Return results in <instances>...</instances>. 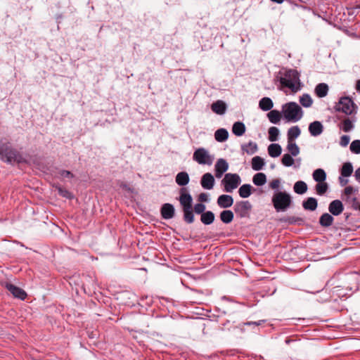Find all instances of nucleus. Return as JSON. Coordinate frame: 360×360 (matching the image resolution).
<instances>
[{
  "instance_id": "47",
  "label": "nucleus",
  "mask_w": 360,
  "mask_h": 360,
  "mask_svg": "<svg viewBox=\"0 0 360 360\" xmlns=\"http://www.w3.org/2000/svg\"><path fill=\"white\" fill-rule=\"evenodd\" d=\"M355 191L352 186H348L344 189V194L346 195V202H350L351 195Z\"/></svg>"
},
{
  "instance_id": "40",
  "label": "nucleus",
  "mask_w": 360,
  "mask_h": 360,
  "mask_svg": "<svg viewBox=\"0 0 360 360\" xmlns=\"http://www.w3.org/2000/svg\"><path fill=\"white\" fill-rule=\"evenodd\" d=\"M303 116L302 108L294 102V122L300 120Z\"/></svg>"
},
{
  "instance_id": "32",
  "label": "nucleus",
  "mask_w": 360,
  "mask_h": 360,
  "mask_svg": "<svg viewBox=\"0 0 360 360\" xmlns=\"http://www.w3.org/2000/svg\"><path fill=\"white\" fill-rule=\"evenodd\" d=\"M292 70H289L288 77H280V83L282 87H288L292 91V79L290 77V73Z\"/></svg>"
},
{
  "instance_id": "11",
  "label": "nucleus",
  "mask_w": 360,
  "mask_h": 360,
  "mask_svg": "<svg viewBox=\"0 0 360 360\" xmlns=\"http://www.w3.org/2000/svg\"><path fill=\"white\" fill-rule=\"evenodd\" d=\"M217 203L221 208H229L233 204V198L231 195L223 194L218 197Z\"/></svg>"
},
{
  "instance_id": "48",
  "label": "nucleus",
  "mask_w": 360,
  "mask_h": 360,
  "mask_svg": "<svg viewBox=\"0 0 360 360\" xmlns=\"http://www.w3.org/2000/svg\"><path fill=\"white\" fill-rule=\"evenodd\" d=\"M288 148L289 151L292 154V127H290L288 131Z\"/></svg>"
},
{
  "instance_id": "44",
  "label": "nucleus",
  "mask_w": 360,
  "mask_h": 360,
  "mask_svg": "<svg viewBox=\"0 0 360 360\" xmlns=\"http://www.w3.org/2000/svg\"><path fill=\"white\" fill-rule=\"evenodd\" d=\"M350 150L355 154L360 153V140L353 141L349 146Z\"/></svg>"
},
{
  "instance_id": "60",
  "label": "nucleus",
  "mask_w": 360,
  "mask_h": 360,
  "mask_svg": "<svg viewBox=\"0 0 360 360\" xmlns=\"http://www.w3.org/2000/svg\"><path fill=\"white\" fill-rule=\"evenodd\" d=\"M300 153L299 147L294 143V157L297 156Z\"/></svg>"
},
{
  "instance_id": "22",
  "label": "nucleus",
  "mask_w": 360,
  "mask_h": 360,
  "mask_svg": "<svg viewBox=\"0 0 360 360\" xmlns=\"http://www.w3.org/2000/svg\"><path fill=\"white\" fill-rule=\"evenodd\" d=\"M219 217L223 223L229 224L233 221L234 215L231 210H226L220 213Z\"/></svg>"
},
{
  "instance_id": "4",
  "label": "nucleus",
  "mask_w": 360,
  "mask_h": 360,
  "mask_svg": "<svg viewBox=\"0 0 360 360\" xmlns=\"http://www.w3.org/2000/svg\"><path fill=\"white\" fill-rule=\"evenodd\" d=\"M251 210L252 205L248 200L236 202L233 207L235 213L240 218L249 217Z\"/></svg>"
},
{
  "instance_id": "37",
  "label": "nucleus",
  "mask_w": 360,
  "mask_h": 360,
  "mask_svg": "<svg viewBox=\"0 0 360 360\" xmlns=\"http://www.w3.org/2000/svg\"><path fill=\"white\" fill-rule=\"evenodd\" d=\"M300 103L303 107L309 108L313 103V100L309 94H305L300 97Z\"/></svg>"
},
{
  "instance_id": "45",
  "label": "nucleus",
  "mask_w": 360,
  "mask_h": 360,
  "mask_svg": "<svg viewBox=\"0 0 360 360\" xmlns=\"http://www.w3.org/2000/svg\"><path fill=\"white\" fill-rule=\"evenodd\" d=\"M193 158H210L207 152L204 148H199L196 150L193 154Z\"/></svg>"
},
{
  "instance_id": "19",
  "label": "nucleus",
  "mask_w": 360,
  "mask_h": 360,
  "mask_svg": "<svg viewBox=\"0 0 360 360\" xmlns=\"http://www.w3.org/2000/svg\"><path fill=\"white\" fill-rule=\"evenodd\" d=\"M282 114L287 122L292 121V102H289L283 106Z\"/></svg>"
},
{
  "instance_id": "13",
  "label": "nucleus",
  "mask_w": 360,
  "mask_h": 360,
  "mask_svg": "<svg viewBox=\"0 0 360 360\" xmlns=\"http://www.w3.org/2000/svg\"><path fill=\"white\" fill-rule=\"evenodd\" d=\"M201 186L205 189H212L214 184V176L210 173H205L200 181Z\"/></svg>"
},
{
  "instance_id": "39",
  "label": "nucleus",
  "mask_w": 360,
  "mask_h": 360,
  "mask_svg": "<svg viewBox=\"0 0 360 360\" xmlns=\"http://www.w3.org/2000/svg\"><path fill=\"white\" fill-rule=\"evenodd\" d=\"M269 140L270 141H276L278 139L279 134V130L276 127H271L269 129Z\"/></svg>"
},
{
  "instance_id": "20",
  "label": "nucleus",
  "mask_w": 360,
  "mask_h": 360,
  "mask_svg": "<svg viewBox=\"0 0 360 360\" xmlns=\"http://www.w3.org/2000/svg\"><path fill=\"white\" fill-rule=\"evenodd\" d=\"M214 214L212 211H206L200 216V221L205 225H210L214 221Z\"/></svg>"
},
{
  "instance_id": "29",
  "label": "nucleus",
  "mask_w": 360,
  "mask_h": 360,
  "mask_svg": "<svg viewBox=\"0 0 360 360\" xmlns=\"http://www.w3.org/2000/svg\"><path fill=\"white\" fill-rule=\"evenodd\" d=\"M268 153L272 158L278 157L281 153V147L277 143H271L268 147Z\"/></svg>"
},
{
  "instance_id": "21",
  "label": "nucleus",
  "mask_w": 360,
  "mask_h": 360,
  "mask_svg": "<svg viewBox=\"0 0 360 360\" xmlns=\"http://www.w3.org/2000/svg\"><path fill=\"white\" fill-rule=\"evenodd\" d=\"M328 92V86L326 83H320L315 88V93L319 98H323L327 96Z\"/></svg>"
},
{
  "instance_id": "10",
  "label": "nucleus",
  "mask_w": 360,
  "mask_h": 360,
  "mask_svg": "<svg viewBox=\"0 0 360 360\" xmlns=\"http://www.w3.org/2000/svg\"><path fill=\"white\" fill-rule=\"evenodd\" d=\"M162 217L165 219H169L174 217L175 210L170 203H165L160 210Z\"/></svg>"
},
{
  "instance_id": "6",
  "label": "nucleus",
  "mask_w": 360,
  "mask_h": 360,
  "mask_svg": "<svg viewBox=\"0 0 360 360\" xmlns=\"http://www.w3.org/2000/svg\"><path fill=\"white\" fill-rule=\"evenodd\" d=\"M241 150L243 155H253L258 150L257 144L254 141H249L248 143H244L241 145Z\"/></svg>"
},
{
  "instance_id": "25",
  "label": "nucleus",
  "mask_w": 360,
  "mask_h": 360,
  "mask_svg": "<svg viewBox=\"0 0 360 360\" xmlns=\"http://www.w3.org/2000/svg\"><path fill=\"white\" fill-rule=\"evenodd\" d=\"M259 106L262 110L267 111L273 108L274 103L271 98L264 97L259 101Z\"/></svg>"
},
{
  "instance_id": "59",
  "label": "nucleus",
  "mask_w": 360,
  "mask_h": 360,
  "mask_svg": "<svg viewBox=\"0 0 360 360\" xmlns=\"http://www.w3.org/2000/svg\"><path fill=\"white\" fill-rule=\"evenodd\" d=\"M262 322H264V321H259L258 322L249 321V322L245 323L244 324L248 325V326H251V325L259 326V325H261V323Z\"/></svg>"
},
{
  "instance_id": "30",
  "label": "nucleus",
  "mask_w": 360,
  "mask_h": 360,
  "mask_svg": "<svg viewBox=\"0 0 360 360\" xmlns=\"http://www.w3.org/2000/svg\"><path fill=\"white\" fill-rule=\"evenodd\" d=\"M252 186L250 184H243L238 190L239 195L243 198H248L252 193Z\"/></svg>"
},
{
  "instance_id": "38",
  "label": "nucleus",
  "mask_w": 360,
  "mask_h": 360,
  "mask_svg": "<svg viewBox=\"0 0 360 360\" xmlns=\"http://www.w3.org/2000/svg\"><path fill=\"white\" fill-rule=\"evenodd\" d=\"M54 187L58 191V193L60 196L65 198L67 199L73 198V195L72 194V193L68 191L67 189L61 187L59 185H56V186H54Z\"/></svg>"
},
{
  "instance_id": "62",
  "label": "nucleus",
  "mask_w": 360,
  "mask_h": 360,
  "mask_svg": "<svg viewBox=\"0 0 360 360\" xmlns=\"http://www.w3.org/2000/svg\"><path fill=\"white\" fill-rule=\"evenodd\" d=\"M356 90L360 93V79H358L356 82Z\"/></svg>"
},
{
  "instance_id": "52",
  "label": "nucleus",
  "mask_w": 360,
  "mask_h": 360,
  "mask_svg": "<svg viewBox=\"0 0 360 360\" xmlns=\"http://www.w3.org/2000/svg\"><path fill=\"white\" fill-rule=\"evenodd\" d=\"M280 184H281V181L278 179H274L272 180L270 183H269V187L272 189H274V190H278L279 186H280Z\"/></svg>"
},
{
  "instance_id": "46",
  "label": "nucleus",
  "mask_w": 360,
  "mask_h": 360,
  "mask_svg": "<svg viewBox=\"0 0 360 360\" xmlns=\"http://www.w3.org/2000/svg\"><path fill=\"white\" fill-rule=\"evenodd\" d=\"M206 209V206L202 203H197L193 207V211L198 214H202L205 212V210Z\"/></svg>"
},
{
  "instance_id": "51",
  "label": "nucleus",
  "mask_w": 360,
  "mask_h": 360,
  "mask_svg": "<svg viewBox=\"0 0 360 360\" xmlns=\"http://www.w3.org/2000/svg\"><path fill=\"white\" fill-rule=\"evenodd\" d=\"M298 1L300 3L303 4V5L300 6L302 8H303L304 9H307L308 11H309V5L311 4V0H298ZM294 6H297V4L295 0H294Z\"/></svg>"
},
{
  "instance_id": "1",
  "label": "nucleus",
  "mask_w": 360,
  "mask_h": 360,
  "mask_svg": "<svg viewBox=\"0 0 360 360\" xmlns=\"http://www.w3.org/2000/svg\"><path fill=\"white\" fill-rule=\"evenodd\" d=\"M271 200L276 212H285L290 205L291 197L285 192L277 191L274 194Z\"/></svg>"
},
{
  "instance_id": "17",
  "label": "nucleus",
  "mask_w": 360,
  "mask_h": 360,
  "mask_svg": "<svg viewBox=\"0 0 360 360\" xmlns=\"http://www.w3.org/2000/svg\"><path fill=\"white\" fill-rule=\"evenodd\" d=\"M211 109L218 115H223L226 112V105L224 101L219 100L212 104Z\"/></svg>"
},
{
  "instance_id": "18",
  "label": "nucleus",
  "mask_w": 360,
  "mask_h": 360,
  "mask_svg": "<svg viewBox=\"0 0 360 360\" xmlns=\"http://www.w3.org/2000/svg\"><path fill=\"white\" fill-rule=\"evenodd\" d=\"M333 217L326 212L321 215L319 222L322 227H329L333 224Z\"/></svg>"
},
{
  "instance_id": "61",
  "label": "nucleus",
  "mask_w": 360,
  "mask_h": 360,
  "mask_svg": "<svg viewBox=\"0 0 360 360\" xmlns=\"http://www.w3.org/2000/svg\"><path fill=\"white\" fill-rule=\"evenodd\" d=\"M355 178L360 182V167L358 168L355 172Z\"/></svg>"
},
{
  "instance_id": "64",
  "label": "nucleus",
  "mask_w": 360,
  "mask_h": 360,
  "mask_svg": "<svg viewBox=\"0 0 360 360\" xmlns=\"http://www.w3.org/2000/svg\"><path fill=\"white\" fill-rule=\"evenodd\" d=\"M347 181H348V180H345V181H341L340 182H341L342 185H345L347 183Z\"/></svg>"
},
{
  "instance_id": "26",
  "label": "nucleus",
  "mask_w": 360,
  "mask_h": 360,
  "mask_svg": "<svg viewBox=\"0 0 360 360\" xmlns=\"http://www.w3.org/2000/svg\"><path fill=\"white\" fill-rule=\"evenodd\" d=\"M329 189V185L327 182H318L315 186V191L317 195H323Z\"/></svg>"
},
{
  "instance_id": "41",
  "label": "nucleus",
  "mask_w": 360,
  "mask_h": 360,
  "mask_svg": "<svg viewBox=\"0 0 360 360\" xmlns=\"http://www.w3.org/2000/svg\"><path fill=\"white\" fill-rule=\"evenodd\" d=\"M300 73L297 70L294 69V93L300 90L302 86L300 80Z\"/></svg>"
},
{
  "instance_id": "15",
  "label": "nucleus",
  "mask_w": 360,
  "mask_h": 360,
  "mask_svg": "<svg viewBox=\"0 0 360 360\" xmlns=\"http://www.w3.org/2000/svg\"><path fill=\"white\" fill-rule=\"evenodd\" d=\"M356 119H350L349 117L344 119L340 124H339V127L345 132H349L352 131L354 128V122Z\"/></svg>"
},
{
  "instance_id": "2",
  "label": "nucleus",
  "mask_w": 360,
  "mask_h": 360,
  "mask_svg": "<svg viewBox=\"0 0 360 360\" xmlns=\"http://www.w3.org/2000/svg\"><path fill=\"white\" fill-rule=\"evenodd\" d=\"M241 179L238 174L228 173L226 174L221 181L224 186V191L226 193H231L240 184Z\"/></svg>"
},
{
  "instance_id": "33",
  "label": "nucleus",
  "mask_w": 360,
  "mask_h": 360,
  "mask_svg": "<svg viewBox=\"0 0 360 360\" xmlns=\"http://www.w3.org/2000/svg\"><path fill=\"white\" fill-rule=\"evenodd\" d=\"M252 181L255 185L260 186H263L266 181V175L264 173H257L254 175Z\"/></svg>"
},
{
  "instance_id": "23",
  "label": "nucleus",
  "mask_w": 360,
  "mask_h": 360,
  "mask_svg": "<svg viewBox=\"0 0 360 360\" xmlns=\"http://www.w3.org/2000/svg\"><path fill=\"white\" fill-rule=\"evenodd\" d=\"M176 182L179 186H186L189 182L188 174L185 172L178 173L176 176Z\"/></svg>"
},
{
  "instance_id": "3",
  "label": "nucleus",
  "mask_w": 360,
  "mask_h": 360,
  "mask_svg": "<svg viewBox=\"0 0 360 360\" xmlns=\"http://www.w3.org/2000/svg\"><path fill=\"white\" fill-rule=\"evenodd\" d=\"M356 108V105L348 96L340 98L335 107L336 111L342 112L347 115H352L354 112V109Z\"/></svg>"
},
{
  "instance_id": "24",
  "label": "nucleus",
  "mask_w": 360,
  "mask_h": 360,
  "mask_svg": "<svg viewBox=\"0 0 360 360\" xmlns=\"http://www.w3.org/2000/svg\"><path fill=\"white\" fill-rule=\"evenodd\" d=\"M313 179L315 181L323 182L326 179V173L323 169H316L312 174Z\"/></svg>"
},
{
  "instance_id": "34",
  "label": "nucleus",
  "mask_w": 360,
  "mask_h": 360,
  "mask_svg": "<svg viewBox=\"0 0 360 360\" xmlns=\"http://www.w3.org/2000/svg\"><path fill=\"white\" fill-rule=\"evenodd\" d=\"M183 213H184V220L187 224H192L194 221V214H193V210L192 208H188V209H184Z\"/></svg>"
},
{
  "instance_id": "5",
  "label": "nucleus",
  "mask_w": 360,
  "mask_h": 360,
  "mask_svg": "<svg viewBox=\"0 0 360 360\" xmlns=\"http://www.w3.org/2000/svg\"><path fill=\"white\" fill-rule=\"evenodd\" d=\"M180 205L182 207V210L192 208L193 198L192 196L188 193L186 188H181L180 189V195L179 198Z\"/></svg>"
},
{
  "instance_id": "12",
  "label": "nucleus",
  "mask_w": 360,
  "mask_h": 360,
  "mask_svg": "<svg viewBox=\"0 0 360 360\" xmlns=\"http://www.w3.org/2000/svg\"><path fill=\"white\" fill-rule=\"evenodd\" d=\"M229 165L224 159H219L215 165V176L220 178L227 171Z\"/></svg>"
},
{
  "instance_id": "28",
  "label": "nucleus",
  "mask_w": 360,
  "mask_h": 360,
  "mask_svg": "<svg viewBox=\"0 0 360 360\" xmlns=\"http://www.w3.org/2000/svg\"><path fill=\"white\" fill-rule=\"evenodd\" d=\"M228 137V131L223 128L217 129L214 133V138L219 142H224L226 141Z\"/></svg>"
},
{
  "instance_id": "43",
  "label": "nucleus",
  "mask_w": 360,
  "mask_h": 360,
  "mask_svg": "<svg viewBox=\"0 0 360 360\" xmlns=\"http://www.w3.org/2000/svg\"><path fill=\"white\" fill-rule=\"evenodd\" d=\"M264 165V159H252V168L255 171L262 169Z\"/></svg>"
},
{
  "instance_id": "14",
  "label": "nucleus",
  "mask_w": 360,
  "mask_h": 360,
  "mask_svg": "<svg viewBox=\"0 0 360 360\" xmlns=\"http://www.w3.org/2000/svg\"><path fill=\"white\" fill-rule=\"evenodd\" d=\"M323 130V124L319 121H314L310 123L309 126V131L313 136H319Z\"/></svg>"
},
{
  "instance_id": "7",
  "label": "nucleus",
  "mask_w": 360,
  "mask_h": 360,
  "mask_svg": "<svg viewBox=\"0 0 360 360\" xmlns=\"http://www.w3.org/2000/svg\"><path fill=\"white\" fill-rule=\"evenodd\" d=\"M344 210V205L341 200H334L331 201L328 205V211L333 216H338Z\"/></svg>"
},
{
  "instance_id": "42",
  "label": "nucleus",
  "mask_w": 360,
  "mask_h": 360,
  "mask_svg": "<svg viewBox=\"0 0 360 360\" xmlns=\"http://www.w3.org/2000/svg\"><path fill=\"white\" fill-rule=\"evenodd\" d=\"M1 160H4L6 163L9 164V165H19L20 164H21L22 162L30 163V160L32 159H29V160H27V159H1Z\"/></svg>"
},
{
  "instance_id": "58",
  "label": "nucleus",
  "mask_w": 360,
  "mask_h": 360,
  "mask_svg": "<svg viewBox=\"0 0 360 360\" xmlns=\"http://www.w3.org/2000/svg\"><path fill=\"white\" fill-rule=\"evenodd\" d=\"M300 134V129L297 126H294V139Z\"/></svg>"
},
{
  "instance_id": "27",
  "label": "nucleus",
  "mask_w": 360,
  "mask_h": 360,
  "mask_svg": "<svg viewBox=\"0 0 360 360\" xmlns=\"http://www.w3.org/2000/svg\"><path fill=\"white\" fill-rule=\"evenodd\" d=\"M232 131L236 136H240L245 131V126L243 122H236L233 125Z\"/></svg>"
},
{
  "instance_id": "9",
  "label": "nucleus",
  "mask_w": 360,
  "mask_h": 360,
  "mask_svg": "<svg viewBox=\"0 0 360 360\" xmlns=\"http://www.w3.org/2000/svg\"><path fill=\"white\" fill-rule=\"evenodd\" d=\"M0 155L5 158H16L17 151L11 148L9 143H3L0 142Z\"/></svg>"
},
{
  "instance_id": "36",
  "label": "nucleus",
  "mask_w": 360,
  "mask_h": 360,
  "mask_svg": "<svg viewBox=\"0 0 360 360\" xmlns=\"http://www.w3.org/2000/svg\"><path fill=\"white\" fill-rule=\"evenodd\" d=\"M341 175L345 177H348L352 175L353 172V166L350 162H345L341 168Z\"/></svg>"
},
{
  "instance_id": "31",
  "label": "nucleus",
  "mask_w": 360,
  "mask_h": 360,
  "mask_svg": "<svg viewBox=\"0 0 360 360\" xmlns=\"http://www.w3.org/2000/svg\"><path fill=\"white\" fill-rule=\"evenodd\" d=\"M307 191V184L303 181H298L294 184V192L302 195Z\"/></svg>"
},
{
  "instance_id": "49",
  "label": "nucleus",
  "mask_w": 360,
  "mask_h": 360,
  "mask_svg": "<svg viewBox=\"0 0 360 360\" xmlns=\"http://www.w3.org/2000/svg\"><path fill=\"white\" fill-rule=\"evenodd\" d=\"M351 207L354 210H358V206H359L360 202H359L358 199L356 197H351L350 198V202H348Z\"/></svg>"
},
{
  "instance_id": "56",
  "label": "nucleus",
  "mask_w": 360,
  "mask_h": 360,
  "mask_svg": "<svg viewBox=\"0 0 360 360\" xmlns=\"http://www.w3.org/2000/svg\"><path fill=\"white\" fill-rule=\"evenodd\" d=\"M199 164L201 165H211L212 159H195Z\"/></svg>"
},
{
  "instance_id": "63",
  "label": "nucleus",
  "mask_w": 360,
  "mask_h": 360,
  "mask_svg": "<svg viewBox=\"0 0 360 360\" xmlns=\"http://www.w3.org/2000/svg\"><path fill=\"white\" fill-rule=\"evenodd\" d=\"M282 158H291L290 154H285Z\"/></svg>"
},
{
  "instance_id": "50",
  "label": "nucleus",
  "mask_w": 360,
  "mask_h": 360,
  "mask_svg": "<svg viewBox=\"0 0 360 360\" xmlns=\"http://www.w3.org/2000/svg\"><path fill=\"white\" fill-rule=\"evenodd\" d=\"M350 137L348 135H343L340 138V145L346 147L349 143Z\"/></svg>"
},
{
  "instance_id": "54",
  "label": "nucleus",
  "mask_w": 360,
  "mask_h": 360,
  "mask_svg": "<svg viewBox=\"0 0 360 360\" xmlns=\"http://www.w3.org/2000/svg\"><path fill=\"white\" fill-rule=\"evenodd\" d=\"M39 169L41 170V172H43L44 173H50L51 174H54V171L51 169L50 167H48L46 166H40L39 167Z\"/></svg>"
},
{
  "instance_id": "35",
  "label": "nucleus",
  "mask_w": 360,
  "mask_h": 360,
  "mask_svg": "<svg viewBox=\"0 0 360 360\" xmlns=\"http://www.w3.org/2000/svg\"><path fill=\"white\" fill-rule=\"evenodd\" d=\"M267 117L271 123L277 124L281 117V113L276 110H271L268 114Z\"/></svg>"
},
{
  "instance_id": "57",
  "label": "nucleus",
  "mask_w": 360,
  "mask_h": 360,
  "mask_svg": "<svg viewBox=\"0 0 360 360\" xmlns=\"http://www.w3.org/2000/svg\"><path fill=\"white\" fill-rule=\"evenodd\" d=\"M284 165L290 167L292 165V159H281Z\"/></svg>"
},
{
  "instance_id": "16",
  "label": "nucleus",
  "mask_w": 360,
  "mask_h": 360,
  "mask_svg": "<svg viewBox=\"0 0 360 360\" xmlns=\"http://www.w3.org/2000/svg\"><path fill=\"white\" fill-rule=\"evenodd\" d=\"M317 206V200L313 197H309L302 202V207L305 210L314 211Z\"/></svg>"
},
{
  "instance_id": "8",
  "label": "nucleus",
  "mask_w": 360,
  "mask_h": 360,
  "mask_svg": "<svg viewBox=\"0 0 360 360\" xmlns=\"http://www.w3.org/2000/svg\"><path fill=\"white\" fill-rule=\"evenodd\" d=\"M6 288L16 298L24 300L27 297V293L25 290L11 283H6Z\"/></svg>"
},
{
  "instance_id": "55",
  "label": "nucleus",
  "mask_w": 360,
  "mask_h": 360,
  "mask_svg": "<svg viewBox=\"0 0 360 360\" xmlns=\"http://www.w3.org/2000/svg\"><path fill=\"white\" fill-rule=\"evenodd\" d=\"M198 200L201 202H205L208 201V196L206 193H202L198 196Z\"/></svg>"
},
{
  "instance_id": "53",
  "label": "nucleus",
  "mask_w": 360,
  "mask_h": 360,
  "mask_svg": "<svg viewBox=\"0 0 360 360\" xmlns=\"http://www.w3.org/2000/svg\"><path fill=\"white\" fill-rule=\"evenodd\" d=\"M58 174L62 177H66V178H72L73 177V174L68 170L60 169L58 171Z\"/></svg>"
}]
</instances>
